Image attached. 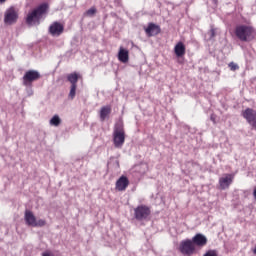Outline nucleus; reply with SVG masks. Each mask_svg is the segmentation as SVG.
Segmentation results:
<instances>
[{
    "label": "nucleus",
    "mask_w": 256,
    "mask_h": 256,
    "mask_svg": "<svg viewBox=\"0 0 256 256\" xmlns=\"http://www.w3.org/2000/svg\"><path fill=\"white\" fill-rule=\"evenodd\" d=\"M25 222L28 226L34 227L36 224V217L34 216L33 212L30 210L25 211V216H24Z\"/></svg>",
    "instance_id": "obj_13"
},
{
    "label": "nucleus",
    "mask_w": 256,
    "mask_h": 256,
    "mask_svg": "<svg viewBox=\"0 0 256 256\" xmlns=\"http://www.w3.org/2000/svg\"><path fill=\"white\" fill-rule=\"evenodd\" d=\"M76 90H77V85H71L70 93L68 95V98L70 100H74V98L76 96Z\"/></svg>",
    "instance_id": "obj_20"
},
{
    "label": "nucleus",
    "mask_w": 256,
    "mask_h": 256,
    "mask_svg": "<svg viewBox=\"0 0 256 256\" xmlns=\"http://www.w3.org/2000/svg\"><path fill=\"white\" fill-rule=\"evenodd\" d=\"M129 184V179L126 176L122 175L116 182V190L120 192L125 191Z\"/></svg>",
    "instance_id": "obj_12"
},
{
    "label": "nucleus",
    "mask_w": 256,
    "mask_h": 256,
    "mask_svg": "<svg viewBox=\"0 0 256 256\" xmlns=\"http://www.w3.org/2000/svg\"><path fill=\"white\" fill-rule=\"evenodd\" d=\"M208 242V239L205 235L198 233L192 237V243H194V246L198 247H204Z\"/></svg>",
    "instance_id": "obj_11"
},
{
    "label": "nucleus",
    "mask_w": 256,
    "mask_h": 256,
    "mask_svg": "<svg viewBox=\"0 0 256 256\" xmlns=\"http://www.w3.org/2000/svg\"><path fill=\"white\" fill-rule=\"evenodd\" d=\"M134 216L138 221H149L151 210L146 205H140L134 210Z\"/></svg>",
    "instance_id": "obj_4"
},
{
    "label": "nucleus",
    "mask_w": 256,
    "mask_h": 256,
    "mask_svg": "<svg viewBox=\"0 0 256 256\" xmlns=\"http://www.w3.org/2000/svg\"><path fill=\"white\" fill-rule=\"evenodd\" d=\"M61 124V119L58 115H55L51 120H50V125L58 127Z\"/></svg>",
    "instance_id": "obj_19"
},
{
    "label": "nucleus",
    "mask_w": 256,
    "mask_h": 256,
    "mask_svg": "<svg viewBox=\"0 0 256 256\" xmlns=\"http://www.w3.org/2000/svg\"><path fill=\"white\" fill-rule=\"evenodd\" d=\"M186 53V47L182 42H178V44L175 46V54L178 58H181Z\"/></svg>",
    "instance_id": "obj_17"
},
{
    "label": "nucleus",
    "mask_w": 256,
    "mask_h": 256,
    "mask_svg": "<svg viewBox=\"0 0 256 256\" xmlns=\"http://www.w3.org/2000/svg\"><path fill=\"white\" fill-rule=\"evenodd\" d=\"M208 36H210V40L213 39L216 36L215 29H210V32H208Z\"/></svg>",
    "instance_id": "obj_24"
},
{
    "label": "nucleus",
    "mask_w": 256,
    "mask_h": 256,
    "mask_svg": "<svg viewBox=\"0 0 256 256\" xmlns=\"http://www.w3.org/2000/svg\"><path fill=\"white\" fill-rule=\"evenodd\" d=\"M236 37L242 42H249L254 38V29L250 26L240 25L234 30Z\"/></svg>",
    "instance_id": "obj_2"
},
{
    "label": "nucleus",
    "mask_w": 256,
    "mask_h": 256,
    "mask_svg": "<svg viewBox=\"0 0 256 256\" xmlns=\"http://www.w3.org/2000/svg\"><path fill=\"white\" fill-rule=\"evenodd\" d=\"M46 225V221L43 219L36 220L34 227H43Z\"/></svg>",
    "instance_id": "obj_21"
},
{
    "label": "nucleus",
    "mask_w": 256,
    "mask_h": 256,
    "mask_svg": "<svg viewBox=\"0 0 256 256\" xmlns=\"http://www.w3.org/2000/svg\"><path fill=\"white\" fill-rule=\"evenodd\" d=\"M253 252H254V254H256V247L254 248V251H253Z\"/></svg>",
    "instance_id": "obj_32"
},
{
    "label": "nucleus",
    "mask_w": 256,
    "mask_h": 256,
    "mask_svg": "<svg viewBox=\"0 0 256 256\" xmlns=\"http://www.w3.org/2000/svg\"><path fill=\"white\" fill-rule=\"evenodd\" d=\"M204 256H218L217 250H208Z\"/></svg>",
    "instance_id": "obj_22"
},
{
    "label": "nucleus",
    "mask_w": 256,
    "mask_h": 256,
    "mask_svg": "<svg viewBox=\"0 0 256 256\" xmlns=\"http://www.w3.org/2000/svg\"><path fill=\"white\" fill-rule=\"evenodd\" d=\"M242 117H244V119L248 121V124H250L251 127L256 130V111L255 110L250 108L244 110V112H242Z\"/></svg>",
    "instance_id": "obj_8"
},
{
    "label": "nucleus",
    "mask_w": 256,
    "mask_h": 256,
    "mask_svg": "<svg viewBox=\"0 0 256 256\" xmlns=\"http://www.w3.org/2000/svg\"><path fill=\"white\" fill-rule=\"evenodd\" d=\"M96 13V9L95 8H91L87 11L88 15H94Z\"/></svg>",
    "instance_id": "obj_25"
},
{
    "label": "nucleus",
    "mask_w": 256,
    "mask_h": 256,
    "mask_svg": "<svg viewBox=\"0 0 256 256\" xmlns=\"http://www.w3.org/2000/svg\"><path fill=\"white\" fill-rule=\"evenodd\" d=\"M49 5L47 3L41 4L38 8L34 9L31 13L28 14L26 23L28 25H39L40 19L44 14L47 13Z\"/></svg>",
    "instance_id": "obj_1"
},
{
    "label": "nucleus",
    "mask_w": 256,
    "mask_h": 256,
    "mask_svg": "<svg viewBox=\"0 0 256 256\" xmlns=\"http://www.w3.org/2000/svg\"><path fill=\"white\" fill-rule=\"evenodd\" d=\"M64 32V26L59 22H54L49 27V34L52 37H59Z\"/></svg>",
    "instance_id": "obj_9"
},
{
    "label": "nucleus",
    "mask_w": 256,
    "mask_h": 256,
    "mask_svg": "<svg viewBox=\"0 0 256 256\" xmlns=\"http://www.w3.org/2000/svg\"><path fill=\"white\" fill-rule=\"evenodd\" d=\"M43 256H52V255L48 252H45V253H43Z\"/></svg>",
    "instance_id": "obj_26"
},
{
    "label": "nucleus",
    "mask_w": 256,
    "mask_h": 256,
    "mask_svg": "<svg viewBox=\"0 0 256 256\" xmlns=\"http://www.w3.org/2000/svg\"><path fill=\"white\" fill-rule=\"evenodd\" d=\"M118 59L122 63H127L129 61V51L121 47L118 53Z\"/></svg>",
    "instance_id": "obj_16"
},
{
    "label": "nucleus",
    "mask_w": 256,
    "mask_h": 256,
    "mask_svg": "<svg viewBox=\"0 0 256 256\" xmlns=\"http://www.w3.org/2000/svg\"><path fill=\"white\" fill-rule=\"evenodd\" d=\"M234 176L232 174H226L224 177L220 178L218 180V183L220 184V189L226 190L230 187V185L233 183Z\"/></svg>",
    "instance_id": "obj_10"
},
{
    "label": "nucleus",
    "mask_w": 256,
    "mask_h": 256,
    "mask_svg": "<svg viewBox=\"0 0 256 256\" xmlns=\"http://www.w3.org/2000/svg\"><path fill=\"white\" fill-rule=\"evenodd\" d=\"M7 0H0V5L4 4Z\"/></svg>",
    "instance_id": "obj_28"
},
{
    "label": "nucleus",
    "mask_w": 256,
    "mask_h": 256,
    "mask_svg": "<svg viewBox=\"0 0 256 256\" xmlns=\"http://www.w3.org/2000/svg\"><path fill=\"white\" fill-rule=\"evenodd\" d=\"M228 67H230V70H232V71H236L239 69V66L237 64H235L234 62H230V64H228Z\"/></svg>",
    "instance_id": "obj_23"
},
{
    "label": "nucleus",
    "mask_w": 256,
    "mask_h": 256,
    "mask_svg": "<svg viewBox=\"0 0 256 256\" xmlns=\"http://www.w3.org/2000/svg\"><path fill=\"white\" fill-rule=\"evenodd\" d=\"M111 112H112L111 106L107 105V106L102 107L100 110V120L102 122L105 121L109 117Z\"/></svg>",
    "instance_id": "obj_15"
},
{
    "label": "nucleus",
    "mask_w": 256,
    "mask_h": 256,
    "mask_svg": "<svg viewBox=\"0 0 256 256\" xmlns=\"http://www.w3.org/2000/svg\"><path fill=\"white\" fill-rule=\"evenodd\" d=\"M28 94H29V95H32V94H33L32 90H30V91L28 92Z\"/></svg>",
    "instance_id": "obj_29"
},
{
    "label": "nucleus",
    "mask_w": 256,
    "mask_h": 256,
    "mask_svg": "<svg viewBox=\"0 0 256 256\" xmlns=\"http://www.w3.org/2000/svg\"><path fill=\"white\" fill-rule=\"evenodd\" d=\"M116 2V4L119 6L120 5V2L119 1H115Z\"/></svg>",
    "instance_id": "obj_30"
},
{
    "label": "nucleus",
    "mask_w": 256,
    "mask_h": 256,
    "mask_svg": "<svg viewBox=\"0 0 256 256\" xmlns=\"http://www.w3.org/2000/svg\"><path fill=\"white\" fill-rule=\"evenodd\" d=\"M19 15L17 10L14 7H10L6 10L4 14V24L11 26L18 21Z\"/></svg>",
    "instance_id": "obj_5"
},
{
    "label": "nucleus",
    "mask_w": 256,
    "mask_h": 256,
    "mask_svg": "<svg viewBox=\"0 0 256 256\" xmlns=\"http://www.w3.org/2000/svg\"><path fill=\"white\" fill-rule=\"evenodd\" d=\"M210 120L215 121V119L213 118V116H212V117H210Z\"/></svg>",
    "instance_id": "obj_31"
},
{
    "label": "nucleus",
    "mask_w": 256,
    "mask_h": 256,
    "mask_svg": "<svg viewBox=\"0 0 256 256\" xmlns=\"http://www.w3.org/2000/svg\"><path fill=\"white\" fill-rule=\"evenodd\" d=\"M253 195H254V199L256 200V187L254 188V193H253Z\"/></svg>",
    "instance_id": "obj_27"
},
{
    "label": "nucleus",
    "mask_w": 256,
    "mask_h": 256,
    "mask_svg": "<svg viewBox=\"0 0 256 256\" xmlns=\"http://www.w3.org/2000/svg\"><path fill=\"white\" fill-rule=\"evenodd\" d=\"M68 81L71 83V85H77V82L79 80V75L75 73H71L67 76Z\"/></svg>",
    "instance_id": "obj_18"
},
{
    "label": "nucleus",
    "mask_w": 256,
    "mask_h": 256,
    "mask_svg": "<svg viewBox=\"0 0 256 256\" xmlns=\"http://www.w3.org/2000/svg\"><path fill=\"white\" fill-rule=\"evenodd\" d=\"M113 142L116 148H122L125 143V131L123 125L117 124L114 128Z\"/></svg>",
    "instance_id": "obj_3"
},
{
    "label": "nucleus",
    "mask_w": 256,
    "mask_h": 256,
    "mask_svg": "<svg viewBox=\"0 0 256 256\" xmlns=\"http://www.w3.org/2000/svg\"><path fill=\"white\" fill-rule=\"evenodd\" d=\"M145 31L149 37H152L158 35L161 32V29L158 25L151 23Z\"/></svg>",
    "instance_id": "obj_14"
},
{
    "label": "nucleus",
    "mask_w": 256,
    "mask_h": 256,
    "mask_svg": "<svg viewBox=\"0 0 256 256\" xmlns=\"http://www.w3.org/2000/svg\"><path fill=\"white\" fill-rule=\"evenodd\" d=\"M41 77L40 73L36 70H29L23 76V85L31 87L34 81H37Z\"/></svg>",
    "instance_id": "obj_6"
},
{
    "label": "nucleus",
    "mask_w": 256,
    "mask_h": 256,
    "mask_svg": "<svg viewBox=\"0 0 256 256\" xmlns=\"http://www.w3.org/2000/svg\"><path fill=\"white\" fill-rule=\"evenodd\" d=\"M195 252V244L192 240L186 239L180 242V253L191 256Z\"/></svg>",
    "instance_id": "obj_7"
}]
</instances>
